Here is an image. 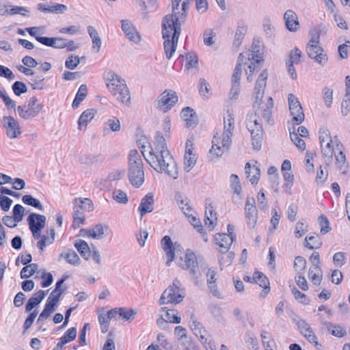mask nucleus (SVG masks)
I'll list each match as a JSON object with an SVG mask.
<instances>
[{"instance_id":"f257e3e1","label":"nucleus","mask_w":350,"mask_h":350,"mask_svg":"<svg viewBox=\"0 0 350 350\" xmlns=\"http://www.w3.org/2000/svg\"><path fill=\"white\" fill-rule=\"evenodd\" d=\"M267 77L268 73L267 70H263L256 82L254 92L256 100L254 107H256V104L258 107L255 113L247 114L245 121L246 126L251 134L253 148L256 150H259L262 145L263 133L261 123L262 119H264L269 124L273 122L271 117L273 101L272 98L269 97L266 103L262 101Z\"/></svg>"},{"instance_id":"f03ea898","label":"nucleus","mask_w":350,"mask_h":350,"mask_svg":"<svg viewBox=\"0 0 350 350\" xmlns=\"http://www.w3.org/2000/svg\"><path fill=\"white\" fill-rule=\"evenodd\" d=\"M145 146L141 152L147 163L158 173H165L173 179L178 178L177 164L167 148L165 138L161 131H157L154 140L148 146L149 152L145 154Z\"/></svg>"},{"instance_id":"7ed1b4c3","label":"nucleus","mask_w":350,"mask_h":350,"mask_svg":"<svg viewBox=\"0 0 350 350\" xmlns=\"http://www.w3.org/2000/svg\"><path fill=\"white\" fill-rule=\"evenodd\" d=\"M172 16H165L162 21V35L165 40L163 46L167 59H170L176 50L178 40L180 34V24L176 23Z\"/></svg>"},{"instance_id":"20e7f679","label":"nucleus","mask_w":350,"mask_h":350,"mask_svg":"<svg viewBox=\"0 0 350 350\" xmlns=\"http://www.w3.org/2000/svg\"><path fill=\"white\" fill-rule=\"evenodd\" d=\"M234 129L233 116L228 111L227 116L224 117V133L222 135L221 146H219V138L214 135L213 145L209 150L208 157L211 160L218 159L222 155L224 150H228L231 145L232 131Z\"/></svg>"},{"instance_id":"39448f33","label":"nucleus","mask_w":350,"mask_h":350,"mask_svg":"<svg viewBox=\"0 0 350 350\" xmlns=\"http://www.w3.org/2000/svg\"><path fill=\"white\" fill-rule=\"evenodd\" d=\"M105 79L111 94L121 103L129 106L131 95L125 80L113 70L105 72Z\"/></svg>"},{"instance_id":"423d86ee","label":"nucleus","mask_w":350,"mask_h":350,"mask_svg":"<svg viewBox=\"0 0 350 350\" xmlns=\"http://www.w3.org/2000/svg\"><path fill=\"white\" fill-rule=\"evenodd\" d=\"M128 177L131 184L139 188L144 182V171L141 154L137 150H131L128 158Z\"/></svg>"},{"instance_id":"0eeeda50","label":"nucleus","mask_w":350,"mask_h":350,"mask_svg":"<svg viewBox=\"0 0 350 350\" xmlns=\"http://www.w3.org/2000/svg\"><path fill=\"white\" fill-rule=\"evenodd\" d=\"M186 295L185 288L180 281L176 278L162 293L159 302L160 305L172 304H178L183 301Z\"/></svg>"},{"instance_id":"6e6552de","label":"nucleus","mask_w":350,"mask_h":350,"mask_svg":"<svg viewBox=\"0 0 350 350\" xmlns=\"http://www.w3.org/2000/svg\"><path fill=\"white\" fill-rule=\"evenodd\" d=\"M184 258V260L179 264V266L183 269L188 271L193 278L198 279L201 276V273L199 270L196 254L192 251L187 250Z\"/></svg>"},{"instance_id":"1a4fd4ad","label":"nucleus","mask_w":350,"mask_h":350,"mask_svg":"<svg viewBox=\"0 0 350 350\" xmlns=\"http://www.w3.org/2000/svg\"><path fill=\"white\" fill-rule=\"evenodd\" d=\"M288 102L293 121L296 124H300L304 121L305 116L299 101L294 94H289L288 95Z\"/></svg>"},{"instance_id":"9d476101","label":"nucleus","mask_w":350,"mask_h":350,"mask_svg":"<svg viewBox=\"0 0 350 350\" xmlns=\"http://www.w3.org/2000/svg\"><path fill=\"white\" fill-rule=\"evenodd\" d=\"M60 296H58L56 291H53L47 299L43 311L40 313L37 320V324L42 326L43 321L46 320L55 310Z\"/></svg>"},{"instance_id":"9b49d317","label":"nucleus","mask_w":350,"mask_h":350,"mask_svg":"<svg viewBox=\"0 0 350 350\" xmlns=\"http://www.w3.org/2000/svg\"><path fill=\"white\" fill-rule=\"evenodd\" d=\"M189 0H172V14L166 16H172L176 18V23H180L185 20L187 10L189 8Z\"/></svg>"},{"instance_id":"f8f14e48","label":"nucleus","mask_w":350,"mask_h":350,"mask_svg":"<svg viewBox=\"0 0 350 350\" xmlns=\"http://www.w3.org/2000/svg\"><path fill=\"white\" fill-rule=\"evenodd\" d=\"M178 101V96L173 90L164 91L159 96L158 108L166 112L170 109Z\"/></svg>"},{"instance_id":"ddd939ff","label":"nucleus","mask_w":350,"mask_h":350,"mask_svg":"<svg viewBox=\"0 0 350 350\" xmlns=\"http://www.w3.org/2000/svg\"><path fill=\"white\" fill-rule=\"evenodd\" d=\"M245 215L247 220V225L250 228H254L258 218L257 208L254 198H247L245 205Z\"/></svg>"},{"instance_id":"4468645a","label":"nucleus","mask_w":350,"mask_h":350,"mask_svg":"<svg viewBox=\"0 0 350 350\" xmlns=\"http://www.w3.org/2000/svg\"><path fill=\"white\" fill-rule=\"evenodd\" d=\"M121 28L129 41L136 44L140 42V35L131 21L127 19L122 20Z\"/></svg>"},{"instance_id":"2eb2a0df","label":"nucleus","mask_w":350,"mask_h":350,"mask_svg":"<svg viewBox=\"0 0 350 350\" xmlns=\"http://www.w3.org/2000/svg\"><path fill=\"white\" fill-rule=\"evenodd\" d=\"M4 126L6 129V134L10 139L18 137L21 134V127L19 123L12 116H5L3 118Z\"/></svg>"},{"instance_id":"dca6fc26","label":"nucleus","mask_w":350,"mask_h":350,"mask_svg":"<svg viewBox=\"0 0 350 350\" xmlns=\"http://www.w3.org/2000/svg\"><path fill=\"white\" fill-rule=\"evenodd\" d=\"M306 51L308 57L314 59L319 64L325 65L327 63V55L320 46L307 45Z\"/></svg>"},{"instance_id":"f3484780","label":"nucleus","mask_w":350,"mask_h":350,"mask_svg":"<svg viewBox=\"0 0 350 350\" xmlns=\"http://www.w3.org/2000/svg\"><path fill=\"white\" fill-rule=\"evenodd\" d=\"M161 245L163 250L165 252L167 258L166 264L167 266H170L174 259L175 251L176 247H179V245H176V243L173 244L170 237L166 235L161 239Z\"/></svg>"},{"instance_id":"a211bd4d","label":"nucleus","mask_w":350,"mask_h":350,"mask_svg":"<svg viewBox=\"0 0 350 350\" xmlns=\"http://www.w3.org/2000/svg\"><path fill=\"white\" fill-rule=\"evenodd\" d=\"M107 229V226L98 224L92 229H81L80 232L82 236H87L99 240L105 237V231Z\"/></svg>"},{"instance_id":"6ab92c4d","label":"nucleus","mask_w":350,"mask_h":350,"mask_svg":"<svg viewBox=\"0 0 350 350\" xmlns=\"http://www.w3.org/2000/svg\"><path fill=\"white\" fill-rule=\"evenodd\" d=\"M235 236H231L226 233H218L215 235V241L217 245L219 246V251L221 253H226L231 244L232 243Z\"/></svg>"},{"instance_id":"aec40b11","label":"nucleus","mask_w":350,"mask_h":350,"mask_svg":"<svg viewBox=\"0 0 350 350\" xmlns=\"http://www.w3.org/2000/svg\"><path fill=\"white\" fill-rule=\"evenodd\" d=\"M284 20L287 29L290 31H297L299 28L298 17L295 12L288 10L284 14Z\"/></svg>"},{"instance_id":"412c9836","label":"nucleus","mask_w":350,"mask_h":350,"mask_svg":"<svg viewBox=\"0 0 350 350\" xmlns=\"http://www.w3.org/2000/svg\"><path fill=\"white\" fill-rule=\"evenodd\" d=\"M46 220L44 215L34 213L29 214L27 218L29 229H43Z\"/></svg>"},{"instance_id":"4be33fe9","label":"nucleus","mask_w":350,"mask_h":350,"mask_svg":"<svg viewBox=\"0 0 350 350\" xmlns=\"http://www.w3.org/2000/svg\"><path fill=\"white\" fill-rule=\"evenodd\" d=\"M154 196L152 193H147L141 200L138 210L140 212L141 216H143L147 213H150L153 211Z\"/></svg>"},{"instance_id":"5701e85b","label":"nucleus","mask_w":350,"mask_h":350,"mask_svg":"<svg viewBox=\"0 0 350 350\" xmlns=\"http://www.w3.org/2000/svg\"><path fill=\"white\" fill-rule=\"evenodd\" d=\"M181 115L187 127H194L197 124V115L191 107H186L183 108L181 111Z\"/></svg>"},{"instance_id":"b1692460","label":"nucleus","mask_w":350,"mask_h":350,"mask_svg":"<svg viewBox=\"0 0 350 350\" xmlns=\"http://www.w3.org/2000/svg\"><path fill=\"white\" fill-rule=\"evenodd\" d=\"M19 116L24 120H29L35 118L40 111L25 104L17 107Z\"/></svg>"},{"instance_id":"393cba45","label":"nucleus","mask_w":350,"mask_h":350,"mask_svg":"<svg viewBox=\"0 0 350 350\" xmlns=\"http://www.w3.org/2000/svg\"><path fill=\"white\" fill-rule=\"evenodd\" d=\"M252 280L264 288L265 295H267L270 291L269 281L267 277L262 272L256 271L254 273Z\"/></svg>"},{"instance_id":"a878e982","label":"nucleus","mask_w":350,"mask_h":350,"mask_svg":"<svg viewBox=\"0 0 350 350\" xmlns=\"http://www.w3.org/2000/svg\"><path fill=\"white\" fill-rule=\"evenodd\" d=\"M245 174H247L250 183L252 185H256L260 176V169L256 165H253L252 167L250 163H247L245 164Z\"/></svg>"},{"instance_id":"bb28decb","label":"nucleus","mask_w":350,"mask_h":350,"mask_svg":"<svg viewBox=\"0 0 350 350\" xmlns=\"http://www.w3.org/2000/svg\"><path fill=\"white\" fill-rule=\"evenodd\" d=\"M74 211L72 213L73 217V222L72 224V228L74 229H77L79 228L81 225L83 224L85 220V215L83 214L84 211L80 209L79 205L74 206Z\"/></svg>"},{"instance_id":"cd10ccee","label":"nucleus","mask_w":350,"mask_h":350,"mask_svg":"<svg viewBox=\"0 0 350 350\" xmlns=\"http://www.w3.org/2000/svg\"><path fill=\"white\" fill-rule=\"evenodd\" d=\"M323 324L325 326L327 331L334 336L342 338L347 334L346 330L340 325H336L328 321H324Z\"/></svg>"},{"instance_id":"c85d7f7f","label":"nucleus","mask_w":350,"mask_h":350,"mask_svg":"<svg viewBox=\"0 0 350 350\" xmlns=\"http://www.w3.org/2000/svg\"><path fill=\"white\" fill-rule=\"evenodd\" d=\"M75 247L85 260L90 259V252L92 245L89 246L86 241L79 239L75 243Z\"/></svg>"},{"instance_id":"c756f323","label":"nucleus","mask_w":350,"mask_h":350,"mask_svg":"<svg viewBox=\"0 0 350 350\" xmlns=\"http://www.w3.org/2000/svg\"><path fill=\"white\" fill-rule=\"evenodd\" d=\"M208 211H205L204 222L211 230H213L217 224L216 213L214 212L213 207L211 204H209V207L207 208Z\"/></svg>"},{"instance_id":"7c9ffc66","label":"nucleus","mask_w":350,"mask_h":350,"mask_svg":"<svg viewBox=\"0 0 350 350\" xmlns=\"http://www.w3.org/2000/svg\"><path fill=\"white\" fill-rule=\"evenodd\" d=\"M184 214L185 215L186 217H187L189 218V222L193 226L195 229H196V230L198 232L202 234V237L204 239V241H207V240H208L207 237L203 231L204 230L203 226H202L199 219H198L195 216H193L192 215L191 212H187V211H184Z\"/></svg>"},{"instance_id":"2f4dec72","label":"nucleus","mask_w":350,"mask_h":350,"mask_svg":"<svg viewBox=\"0 0 350 350\" xmlns=\"http://www.w3.org/2000/svg\"><path fill=\"white\" fill-rule=\"evenodd\" d=\"M247 31V27L245 25H238L234 35V38L233 41V46L234 47H239L245 37V33Z\"/></svg>"},{"instance_id":"473e14b6","label":"nucleus","mask_w":350,"mask_h":350,"mask_svg":"<svg viewBox=\"0 0 350 350\" xmlns=\"http://www.w3.org/2000/svg\"><path fill=\"white\" fill-rule=\"evenodd\" d=\"M305 246L310 250L318 249L322 245V241L319 235L315 234L307 236L305 239Z\"/></svg>"},{"instance_id":"72a5a7b5","label":"nucleus","mask_w":350,"mask_h":350,"mask_svg":"<svg viewBox=\"0 0 350 350\" xmlns=\"http://www.w3.org/2000/svg\"><path fill=\"white\" fill-rule=\"evenodd\" d=\"M95 115V111L93 109H90L84 111L78 120L79 128L81 129L82 126H86Z\"/></svg>"},{"instance_id":"f704fd0d","label":"nucleus","mask_w":350,"mask_h":350,"mask_svg":"<svg viewBox=\"0 0 350 350\" xmlns=\"http://www.w3.org/2000/svg\"><path fill=\"white\" fill-rule=\"evenodd\" d=\"M88 32L92 38L93 49L96 48L97 51H99L102 42L98 31L94 27L90 25L88 27Z\"/></svg>"},{"instance_id":"c9c22d12","label":"nucleus","mask_w":350,"mask_h":350,"mask_svg":"<svg viewBox=\"0 0 350 350\" xmlns=\"http://www.w3.org/2000/svg\"><path fill=\"white\" fill-rule=\"evenodd\" d=\"M74 204H75L76 206L79 205L80 209L84 211L91 212L94 210L93 202L89 198H75Z\"/></svg>"},{"instance_id":"e433bc0d","label":"nucleus","mask_w":350,"mask_h":350,"mask_svg":"<svg viewBox=\"0 0 350 350\" xmlns=\"http://www.w3.org/2000/svg\"><path fill=\"white\" fill-rule=\"evenodd\" d=\"M39 266L36 263H32L24 267L21 271V278H29L32 276L35 273H39Z\"/></svg>"},{"instance_id":"4c0bfd02","label":"nucleus","mask_w":350,"mask_h":350,"mask_svg":"<svg viewBox=\"0 0 350 350\" xmlns=\"http://www.w3.org/2000/svg\"><path fill=\"white\" fill-rule=\"evenodd\" d=\"M88 94V88L86 85H81L76 94L75 98L72 103V108H77L79 104L84 100Z\"/></svg>"},{"instance_id":"58836bf2","label":"nucleus","mask_w":350,"mask_h":350,"mask_svg":"<svg viewBox=\"0 0 350 350\" xmlns=\"http://www.w3.org/2000/svg\"><path fill=\"white\" fill-rule=\"evenodd\" d=\"M22 201L24 204L29 206H31L40 211L43 210V206L42 205L40 202L31 195L23 196L22 198Z\"/></svg>"},{"instance_id":"ea45409f","label":"nucleus","mask_w":350,"mask_h":350,"mask_svg":"<svg viewBox=\"0 0 350 350\" xmlns=\"http://www.w3.org/2000/svg\"><path fill=\"white\" fill-rule=\"evenodd\" d=\"M81 59H85V57L83 56L80 58L78 55L74 54L67 55V69H75L79 65Z\"/></svg>"},{"instance_id":"a19ab883","label":"nucleus","mask_w":350,"mask_h":350,"mask_svg":"<svg viewBox=\"0 0 350 350\" xmlns=\"http://www.w3.org/2000/svg\"><path fill=\"white\" fill-rule=\"evenodd\" d=\"M165 322H170L173 323H180L181 318L178 314V312L176 310H167L165 314Z\"/></svg>"},{"instance_id":"79ce46f5","label":"nucleus","mask_w":350,"mask_h":350,"mask_svg":"<svg viewBox=\"0 0 350 350\" xmlns=\"http://www.w3.org/2000/svg\"><path fill=\"white\" fill-rule=\"evenodd\" d=\"M297 326L300 334L304 337L313 332L310 325L304 319H299L297 322Z\"/></svg>"},{"instance_id":"37998d69","label":"nucleus","mask_w":350,"mask_h":350,"mask_svg":"<svg viewBox=\"0 0 350 350\" xmlns=\"http://www.w3.org/2000/svg\"><path fill=\"white\" fill-rule=\"evenodd\" d=\"M289 132L291 139L295 144V145L299 148L304 150L306 148V143L302 139L299 138L297 133L295 132V127H293V131H291V130L289 129Z\"/></svg>"},{"instance_id":"c03bdc74","label":"nucleus","mask_w":350,"mask_h":350,"mask_svg":"<svg viewBox=\"0 0 350 350\" xmlns=\"http://www.w3.org/2000/svg\"><path fill=\"white\" fill-rule=\"evenodd\" d=\"M210 311L215 319L219 323L225 321V319L223 317V309L217 305H212L210 306Z\"/></svg>"},{"instance_id":"a18cd8bd","label":"nucleus","mask_w":350,"mask_h":350,"mask_svg":"<svg viewBox=\"0 0 350 350\" xmlns=\"http://www.w3.org/2000/svg\"><path fill=\"white\" fill-rule=\"evenodd\" d=\"M230 187L233 190L234 193L239 195L242 191V187L239 178L237 175L232 174L230 177Z\"/></svg>"},{"instance_id":"49530a36","label":"nucleus","mask_w":350,"mask_h":350,"mask_svg":"<svg viewBox=\"0 0 350 350\" xmlns=\"http://www.w3.org/2000/svg\"><path fill=\"white\" fill-rule=\"evenodd\" d=\"M187 63L185 64V68L189 70L191 68H195L198 70V59L196 54H187L186 55Z\"/></svg>"},{"instance_id":"de8ad7c7","label":"nucleus","mask_w":350,"mask_h":350,"mask_svg":"<svg viewBox=\"0 0 350 350\" xmlns=\"http://www.w3.org/2000/svg\"><path fill=\"white\" fill-rule=\"evenodd\" d=\"M30 12L23 6L10 5L9 15L20 14L23 16H29Z\"/></svg>"},{"instance_id":"09e8293b","label":"nucleus","mask_w":350,"mask_h":350,"mask_svg":"<svg viewBox=\"0 0 350 350\" xmlns=\"http://www.w3.org/2000/svg\"><path fill=\"white\" fill-rule=\"evenodd\" d=\"M118 315L125 321H130L134 318L137 312L133 309H126L125 308H118Z\"/></svg>"},{"instance_id":"8fccbe9b","label":"nucleus","mask_w":350,"mask_h":350,"mask_svg":"<svg viewBox=\"0 0 350 350\" xmlns=\"http://www.w3.org/2000/svg\"><path fill=\"white\" fill-rule=\"evenodd\" d=\"M112 198L114 200L120 204H126L128 202L126 193L120 189L114 190L112 193Z\"/></svg>"},{"instance_id":"3c124183","label":"nucleus","mask_w":350,"mask_h":350,"mask_svg":"<svg viewBox=\"0 0 350 350\" xmlns=\"http://www.w3.org/2000/svg\"><path fill=\"white\" fill-rule=\"evenodd\" d=\"M321 152L325 158V162L328 164L332 161L334 155V148L332 145L323 146L321 147Z\"/></svg>"},{"instance_id":"603ef678","label":"nucleus","mask_w":350,"mask_h":350,"mask_svg":"<svg viewBox=\"0 0 350 350\" xmlns=\"http://www.w3.org/2000/svg\"><path fill=\"white\" fill-rule=\"evenodd\" d=\"M263 46V42L262 40L260 38H256L254 39L253 43H252V51L251 53V59H254V53H256V56L258 57V54H260V48Z\"/></svg>"},{"instance_id":"864d4df0","label":"nucleus","mask_w":350,"mask_h":350,"mask_svg":"<svg viewBox=\"0 0 350 350\" xmlns=\"http://www.w3.org/2000/svg\"><path fill=\"white\" fill-rule=\"evenodd\" d=\"M29 84L33 90L43 89L42 81L44 80V77L42 75H32Z\"/></svg>"},{"instance_id":"5fc2aeb1","label":"nucleus","mask_w":350,"mask_h":350,"mask_svg":"<svg viewBox=\"0 0 350 350\" xmlns=\"http://www.w3.org/2000/svg\"><path fill=\"white\" fill-rule=\"evenodd\" d=\"M294 267L298 273H303L306 267V259L300 256H296L294 262Z\"/></svg>"},{"instance_id":"6e6d98bb","label":"nucleus","mask_w":350,"mask_h":350,"mask_svg":"<svg viewBox=\"0 0 350 350\" xmlns=\"http://www.w3.org/2000/svg\"><path fill=\"white\" fill-rule=\"evenodd\" d=\"M12 90L16 96H21L22 94L27 92V85L21 81H16L13 83Z\"/></svg>"},{"instance_id":"4d7b16f0","label":"nucleus","mask_w":350,"mask_h":350,"mask_svg":"<svg viewBox=\"0 0 350 350\" xmlns=\"http://www.w3.org/2000/svg\"><path fill=\"white\" fill-rule=\"evenodd\" d=\"M319 221L320 225L321 226V234H327V232H329L331 230L332 228L329 226V220H328L327 217L325 215H321L319 217Z\"/></svg>"},{"instance_id":"13d9d810","label":"nucleus","mask_w":350,"mask_h":350,"mask_svg":"<svg viewBox=\"0 0 350 350\" xmlns=\"http://www.w3.org/2000/svg\"><path fill=\"white\" fill-rule=\"evenodd\" d=\"M292 293L294 295L295 298L297 300L303 304H308L310 302V299L307 297V296L300 292L299 290L296 288V287L293 286L291 289Z\"/></svg>"},{"instance_id":"bf43d9fd","label":"nucleus","mask_w":350,"mask_h":350,"mask_svg":"<svg viewBox=\"0 0 350 350\" xmlns=\"http://www.w3.org/2000/svg\"><path fill=\"white\" fill-rule=\"evenodd\" d=\"M323 98L325 105L330 107L333 99V90L329 88H324L323 90Z\"/></svg>"},{"instance_id":"052dcab7","label":"nucleus","mask_w":350,"mask_h":350,"mask_svg":"<svg viewBox=\"0 0 350 350\" xmlns=\"http://www.w3.org/2000/svg\"><path fill=\"white\" fill-rule=\"evenodd\" d=\"M333 261L336 266L342 267L346 262V254L342 252L335 253L333 256Z\"/></svg>"},{"instance_id":"680f3d73","label":"nucleus","mask_w":350,"mask_h":350,"mask_svg":"<svg viewBox=\"0 0 350 350\" xmlns=\"http://www.w3.org/2000/svg\"><path fill=\"white\" fill-rule=\"evenodd\" d=\"M196 163V158L195 155L193 156L185 154L184 157V164L185 169L188 172L190 171L191 168L194 167Z\"/></svg>"},{"instance_id":"e2e57ef3","label":"nucleus","mask_w":350,"mask_h":350,"mask_svg":"<svg viewBox=\"0 0 350 350\" xmlns=\"http://www.w3.org/2000/svg\"><path fill=\"white\" fill-rule=\"evenodd\" d=\"M109 318L107 314H100L98 316V321L100 325L101 332L106 333L109 329Z\"/></svg>"},{"instance_id":"0e129e2a","label":"nucleus","mask_w":350,"mask_h":350,"mask_svg":"<svg viewBox=\"0 0 350 350\" xmlns=\"http://www.w3.org/2000/svg\"><path fill=\"white\" fill-rule=\"evenodd\" d=\"M67 262L75 266L79 265L81 260L78 254L73 250H68L67 252Z\"/></svg>"},{"instance_id":"69168bd1","label":"nucleus","mask_w":350,"mask_h":350,"mask_svg":"<svg viewBox=\"0 0 350 350\" xmlns=\"http://www.w3.org/2000/svg\"><path fill=\"white\" fill-rule=\"evenodd\" d=\"M24 208L21 204H16L13 208V217L16 221H21L24 216Z\"/></svg>"},{"instance_id":"338daca9","label":"nucleus","mask_w":350,"mask_h":350,"mask_svg":"<svg viewBox=\"0 0 350 350\" xmlns=\"http://www.w3.org/2000/svg\"><path fill=\"white\" fill-rule=\"evenodd\" d=\"M308 231L307 226L302 221H298L295 226V235L297 238L301 237Z\"/></svg>"},{"instance_id":"774afa93","label":"nucleus","mask_w":350,"mask_h":350,"mask_svg":"<svg viewBox=\"0 0 350 350\" xmlns=\"http://www.w3.org/2000/svg\"><path fill=\"white\" fill-rule=\"evenodd\" d=\"M92 258L93 261L96 265H100L101 263V256L98 249L94 245H92V249L90 252V258Z\"/></svg>"}]
</instances>
